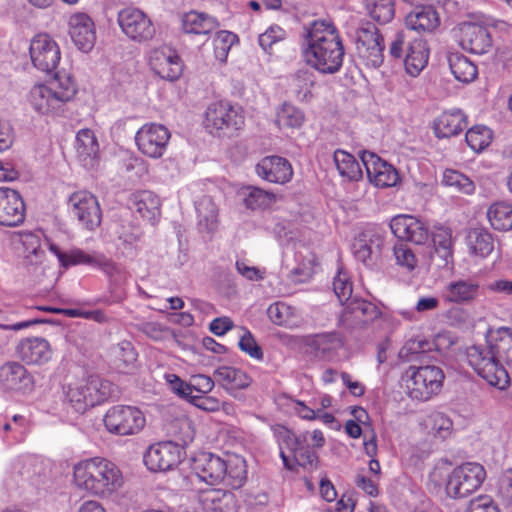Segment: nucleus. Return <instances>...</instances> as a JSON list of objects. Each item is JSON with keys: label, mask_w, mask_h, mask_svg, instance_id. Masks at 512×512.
I'll list each match as a JSON object with an SVG mask.
<instances>
[{"label": "nucleus", "mask_w": 512, "mask_h": 512, "mask_svg": "<svg viewBox=\"0 0 512 512\" xmlns=\"http://www.w3.org/2000/svg\"><path fill=\"white\" fill-rule=\"evenodd\" d=\"M302 53L310 67L322 74H334L343 65L345 50L335 26L316 21L307 34Z\"/></svg>", "instance_id": "f257e3e1"}, {"label": "nucleus", "mask_w": 512, "mask_h": 512, "mask_svg": "<svg viewBox=\"0 0 512 512\" xmlns=\"http://www.w3.org/2000/svg\"><path fill=\"white\" fill-rule=\"evenodd\" d=\"M77 90L70 74L57 72L46 84L34 85L27 95V102L36 113L55 116L64 111L66 104L74 99Z\"/></svg>", "instance_id": "f03ea898"}, {"label": "nucleus", "mask_w": 512, "mask_h": 512, "mask_svg": "<svg viewBox=\"0 0 512 512\" xmlns=\"http://www.w3.org/2000/svg\"><path fill=\"white\" fill-rule=\"evenodd\" d=\"M74 481L79 488L97 496H109L123 483L118 467L104 458H91L74 467Z\"/></svg>", "instance_id": "7ed1b4c3"}, {"label": "nucleus", "mask_w": 512, "mask_h": 512, "mask_svg": "<svg viewBox=\"0 0 512 512\" xmlns=\"http://www.w3.org/2000/svg\"><path fill=\"white\" fill-rule=\"evenodd\" d=\"M333 290L343 310L340 315V322L343 326L354 328L377 319L381 312L372 302L352 297L353 285L348 273L342 269L338 270L333 278Z\"/></svg>", "instance_id": "20e7f679"}, {"label": "nucleus", "mask_w": 512, "mask_h": 512, "mask_svg": "<svg viewBox=\"0 0 512 512\" xmlns=\"http://www.w3.org/2000/svg\"><path fill=\"white\" fill-rule=\"evenodd\" d=\"M181 434L179 442L163 441L148 447L143 455V461L148 470L152 472H166L173 470L183 459L184 448L194 439L191 423L184 419L178 422Z\"/></svg>", "instance_id": "39448f33"}, {"label": "nucleus", "mask_w": 512, "mask_h": 512, "mask_svg": "<svg viewBox=\"0 0 512 512\" xmlns=\"http://www.w3.org/2000/svg\"><path fill=\"white\" fill-rule=\"evenodd\" d=\"M112 393L113 385L110 381L93 375L72 379L63 385L64 401L78 413H84L105 402Z\"/></svg>", "instance_id": "423d86ee"}, {"label": "nucleus", "mask_w": 512, "mask_h": 512, "mask_svg": "<svg viewBox=\"0 0 512 512\" xmlns=\"http://www.w3.org/2000/svg\"><path fill=\"white\" fill-rule=\"evenodd\" d=\"M466 357L468 364L489 385L500 390L505 389L510 378L503 364H500L494 349L486 340L484 344H474L467 348Z\"/></svg>", "instance_id": "0eeeda50"}, {"label": "nucleus", "mask_w": 512, "mask_h": 512, "mask_svg": "<svg viewBox=\"0 0 512 512\" xmlns=\"http://www.w3.org/2000/svg\"><path fill=\"white\" fill-rule=\"evenodd\" d=\"M444 379L443 370L436 365H411L403 375L407 395L422 402L432 399L441 391Z\"/></svg>", "instance_id": "6e6552de"}, {"label": "nucleus", "mask_w": 512, "mask_h": 512, "mask_svg": "<svg viewBox=\"0 0 512 512\" xmlns=\"http://www.w3.org/2000/svg\"><path fill=\"white\" fill-rule=\"evenodd\" d=\"M486 479V470L478 462H465L447 477L446 493L451 498H465L477 491Z\"/></svg>", "instance_id": "1a4fd4ad"}, {"label": "nucleus", "mask_w": 512, "mask_h": 512, "mask_svg": "<svg viewBox=\"0 0 512 512\" xmlns=\"http://www.w3.org/2000/svg\"><path fill=\"white\" fill-rule=\"evenodd\" d=\"M106 430L117 436H133L138 434L146 424L144 413L136 406L114 405L103 418Z\"/></svg>", "instance_id": "9d476101"}, {"label": "nucleus", "mask_w": 512, "mask_h": 512, "mask_svg": "<svg viewBox=\"0 0 512 512\" xmlns=\"http://www.w3.org/2000/svg\"><path fill=\"white\" fill-rule=\"evenodd\" d=\"M170 138L171 133L166 126L159 123H146L136 132L135 142L143 155L159 159L165 154Z\"/></svg>", "instance_id": "9b49d317"}, {"label": "nucleus", "mask_w": 512, "mask_h": 512, "mask_svg": "<svg viewBox=\"0 0 512 512\" xmlns=\"http://www.w3.org/2000/svg\"><path fill=\"white\" fill-rule=\"evenodd\" d=\"M244 124V117L239 109L228 101L211 103L206 110L205 125L213 132L236 131Z\"/></svg>", "instance_id": "f8f14e48"}, {"label": "nucleus", "mask_w": 512, "mask_h": 512, "mask_svg": "<svg viewBox=\"0 0 512 512\" xmlns=\"http://www.w3.org/2000/svg\"><path fill=\"white\" fill-rule=\"evenodd\" d=\"M71 215L87 230H94L101 223V210L97 198L88 191L74 192L68 199Z\"/></svg>", "instance_id": "ddd939ff"}, {"label": "nucleus", "mask_w": 512, "mask_h": 512, "mask_svg": "<svg viewBox=\"0 0 512 512\" xmlns=\"http://www.w3.org/2000/svg\"><path fill=\"white\" fill-rule=\"evenodd\" d=\"M117 20L121 31L133 41H148L155 34V28L151 19L138 8L128 7L122 9L118 13Z\"/></svg>", "instance_id": "4468645a"}, {"label": "nucleus", "mask_w": 512, "mask_h": 512, "mask_svg": "<svg viewBox=\"0 0 512 512\" xmlns=\"http://www.w3.org/2000/svg\"><path fill=\"white\" fill-rule=\"evenodd\" d=\"M29 52L34 67L46 73L55 70L61 59L58 44L47 34L36 35L31 40Z\"/></svg>", "instance_id": "2eb2a0df"}, {"label": "nucleus", "mask_w": 512, "mask_h": 512, "mask_svg": "<svg viewBox=\"0 0 512 512\" xmlns=\"http://www.w3.org/2000/svg\"><path fill=\"white\" fill-rule=\"evenodd\" d=\"M356 46L359 56L367 65L377 68L383 63V37L374 25L368 24L358 30Z\"/></svg>", "instance_id": "dca6fc26"}, {"label": "nucleus", "mask_w": 512, "mask_h": 512, "mask_svg": "<svg viewBox=\"0 0 512 512\" xmlns=\"http://www.w3.org/2000/svg\"><path fill=\"white\" fill-rule=\"evenodd\" d=\"M15 353L17 358L28 366H43L53 357L49 341L38 336L21 339L15 347Z\"/></svg>", "instance_id": "f3484780"}, {"label": "nucleus", "mask_w": 512, "mask_h": 512, "mask_svg": "<svg viewBox=\"0 0 512 512\" xmlns=\"http://www.w3.org/2000/svg\"><path fill=\"white\" fill-rule=\"evenodd\" d=\"M361 161L371 183L380 188L393 187L399 182L397 170L373 152L363 151Z\"/></svg>", "instance_id": "a211bd4d"}, {"label": "nucleus", "mask_w": 512, "mask_h": 512, "mask_svg": "<svg viewBox=\"0 0 512 512\" xmlns=\"http://www.w3.org/2000/svg\"><path fill=\"white\" fill-rule=\"evenodd\" d=\"M392 233L399 239L417 245L425 244L430 236L424 222L411 215H397L390 222Z\"/></svg>", "instance_id": "6ab92c4d"}, {"label": "nucleus", "mask_w": 512, "mask_h": 512, "mask_svg": "<svg viewBox=\"0 0 512 512\" xmlns=\"http://www.w3.org/2000/svg\"><path fill=\"white\" fill-rule=\"evenodd\" d=\"M192 470L200 481L216 485L225 477V459L210 452H202L193 459Z\"/></svg>", "instance_id": "aec40b11"}, {"label": "nucleus", "mask_w": 512, "mask_h": 512, "mask_svg": "<svg viewBox=\"0 0 512 512\" xmlns=\"http://www.w3.org/2000/svg\"><path fill=\"white\" fill-rule=\"evenodd\" d=\"M149 63L157 75L169 81L177 80L183 71L182 61L178 54L166 46L152 50Z\"/></svg>", "instance_id": "412c9836"}, {"label": "nucleus", "mask_w": 512, "mask_h": 512, "mask_svg": "<svg viewBox=\"0 0 512 512\" xmlns=\"http://www.w3.org/2000/svg\"><path fill=\"white\" fill-rule=\"evenodd\" d=\"M25 218V205L20 194L11 188L0 187V225L14 227Z\"/></svg>", "instance_id": "4be33fe9"}, {"label": "nucleus", "mask_w": 512, "mask_h": 512, "mask_svg": "<svg viewBox=\"0 0 512 512\" xmlns=\"http://www.w3.org/2000/svg\"><path fill=\"white\" fill-rule=\"evenodd\" d=\"M459 43L464 50L471 53L485 54L492 46V39L486 27L465 22L459 27Z\"/></svg>", "instance_id": "5701e85b"}, {"label": "nucleus", "mask_w": 512, "mask_h": 512, "mask_svg": "<svg viewBox=\"0 0 512 512\" xmlns=\"http://www.w3.org/2000/svg\"><path fill=\"white\" fill-rule=\"evenodd\" d=\"M69 34L73 43L83 52H89L96 40L95 25L85 13H75L69 18Z\"/></svg>", "instance_id": "b1692460"}, {"label": "nucleus", "mask_w": 512, "mask_h": 512, "mask_svg": "<svg viewBox=\"0 0 512 512\" xmlns=\"http://www.w3.org/2000/svg\"><path fill=\"white\" fill-rule=\"evenodd\" d=\"M257 175L270 183L285 184L293 176V169L290 162L280 156H266L256 165Z\"/></svg>", "instance_id": "393cba45"}, {"label": "nucleus", "mask_w": 512, "mask_h": 512, "mask_svg": "<svg viewBox=\"0 0 512 512\" xmlns=\"http://www.w3.org/2000/svg\"><path fill=\"white\" fill-rule=\"evenodd\" d=\"M480 295V284L474 278H459L450 281L442 290V298L447 303L469 304Z\"/></svg>", "instance_id": "a878e982"}, {"label": "nucleus", "mask_w": 512, "mask_h": 512, "mask_svg": "<svg viewBox=\"0 0 512 512\" xmlns=\"http://www.w3.org/2000/svg\"><path fill=\"white\" fill-rule=\"evenodd\" d=\"M405 24L419 34L431 33L440 25V17L432 5H417L406 15Z\"/></svg>", "instance_id": "bb28decb"}, {"label": "nucleus", "mask_w": 512, "mask_h": 512, "mask_svg": "<svg viewBox=\"0 0 512 512\" xmlns=\"http://www.w3.org/2000/svg\"><path fill=\"white\" fill-rule=\"evenodd\" d=\"M199 503L207 512H236L237 501L231 491L205 489L199 494Z\"/></svg>", "instance_id": "cd10ccee"}, {"label": "nucleus", "mask_w": 512, "mask_h": 512, "mask_svg": "<svg viewBox=\"0 0 512 512\" xmlns=\"http://www.w3.org/2000/svg\"><path fill=\"white\" fill-rule=\"evenodd\" d=\"M77 157L83 167L93 169L99 162V143L94 132L90 129H81L76 135Z\"/></svg>", "instance_id": "c85d7f7f"}, {"label": "nucleus", "mask_w": 512, "mask_h": 512, "mask_svg": "<svg viewBox=\"0 0 512 512\" xmlns=\"http://www.w3.org/2000/svg\"><path fill=\"white\" fill-rule=\"evenodd\" d=\"M467 116L460 109L442 112L434 121L433 129L436 137L449 138L458 135L467 126Z\"/></svg>", "instance_id": "c756f323"}, {"label": "nucleus", "mask_w": 512, "mask_h": 512, "mask_svg": "<svg viewBox=\"0 0 512 512\" xmlns=\"http://www.w3.org/2000/svg\"><path fill=\"white\" fill-rule=\"evenodd\" d=\"M128 205L130 209L138 212L142 218L155 222L160 216V199L151 191L143 190L133 193Z\"/></svg>", "instance_id": "7c9ffc66"}, {"label": "nucleus", "mask_w": 512, "mask_h": 512, "mask_svg": "<svg viewBox=\"0 0 512 512\" xmlns=\"http://www.w3.org/2000/svg\"><path fill=\"white\" fill-rule=\"evenodd\" d=\"M487 341L497 355L500 364L512 365V329L500 327L487 333Z\"/></svg>", "instance_id": "2f4dec72"}, {"label": "nucleus", "mask_w": 512, "mask_h": 512, "mask_svg": "<svg viewBox=\"0 0 512 512\" xmlns=\"http://www.w3.org/2000/svg\"><path fill=\"white\" fill-rule=\"evenodd\" d=\"M434 245V257L440 259L439 267H446L453 263V237L452 230L445 226H435L431 233Z\"/></svg>", "instance_id": "473e14b6"}, {"label": "nucleus", "mask_w": 512, "mask_h": 512, "mask_svg": "<svg viewBox=\"0 0 512 512\" xmlns=\"http://www.w3.org/2000/svg\"><path fill=\"white\" fill-rule=\"evenodd\" d=\"M429 59L427 43L422 39L410 42L404 58L406 72L415 77L426 67Z\"/></svg>", "instance_id": "72a5a7b5"}, {"label": "nucleus", "mask_w": 512, "mask_h": 512, "mask_svg": "<svg viewBox=\"0 0 512 512\" xmlns=\"http://www.w3.org/2000/svg\"><path fill=\"white\" fill-rule=\"evenodd\" d=\"M219 27L218 20L206 13L190 11L182 20V28L186 34L208 35Z\"/></svg>", "instance_id": "f704fd0d"}, {"label": "nucleus", "mask_w": 512, "mask_h": 512, "mask_svg": "<svg viewBox=\"0 0 512 512\" xmlns=\"http://www.w3.org/2000/svg\"><path fill=\"white\" fill-rule=\"evenodd\" d=\"M213 376L216 383L226 391L245 389L251 383L250 377L244 371L231 366L217 368Z\"/></svg>", "instance_id": "c9c22d12"}, {"label": "nucleus", "mask_w": 512, "mask_h": 512, "mask_svg": "<svg viewBox=\"0 0 512 512\" xmlns=\"http://www.w3.org/2000/svg\"><path fill=\"white\" fill-rule=\"evenodd\" d=\"M0 381L6 389L21 390L30 383V377L24 365L8 362L0 368Z\"/></svg>", "instance_id": "e433bc0d"}, {"label": "nucleus", "mask_w": 512, "mask_h": 512, "mask_svg": "<svg viewBox=\"0 0 512 512\" xmlns=\"http://www.w3.org/2000/svg\"><path fill=\"white\" fill-rule=\"evenodd\" d=\"M446 336L438 334L435 343L428 341L424 336L417 335L405 342L399 351L401 360L410 362L420 358V356L428 351H431L433 346L438 347L441 340H445Z\"/></svg>", "instance_id": "4c0bfd02"}, {"label": "nucleus", "mask_w": 512, "mask_h": 512, "mask_svg": "<svg viewBox=\"0 0 512 512\" xmlns=\"http://www.w3.org/2000/svg\"><path fill=\"white\" fill-rule=\"evenodd\" d=\"M272 431L278 442L280 448V457L284 466L287 469L292 470L294 465H292V460L288 455H286L284 449L286 448L294 453L301 444L300 436L296 437V435L290 429L283 425L272 426Z\"/></svg>", "instance_id": "58836bf2"}, {"label": "nucleus", "mask_w": 512, "mask_h": 512, "mask_svg": "<svg viewBox=\"0 0 512 512\" xmlns=\"http://www.w3.org/2000/svg\"><path fill=\"white\" fill-rule=\"evenodd\" d=\"M466 244L471 255L481 258L489 256L494 249L492 235L481 228H474L468 232Z\"/></svg>", "instance_id": "ea45409f"}, {"label": "nucleus", "mask_w": 512, "mask_h": 512, "mask_svg": "<svg viewBox=\"0 0 512 512\" xmlns=\"http://www.w3.org/2000/svg\"><path fill=\"white\" fill-rule=\"evenodd\" d=\"M200 229L213 232L218 224V209L210 196H203L195 203Z\"/></svg>", "instance_id": "a19ab883"}, {"label": "nucleus", "mask_w": 512, "mask_h": 512, "mask_svg": "<svg viewBox=\"0 0 512 512\" xmlns=\"http://www.w3.org/2000/svg\"><path fill=\"white\" fill-rule=\"evenodd\" d=\"M333 158L338 173L342 178L349 181H358L362 178L360 163L352 154L338 149L334 152Z\"/></svg>", "instance_id": "79ce46f5"}, {"label": "nucleus", "mask_w": 512, "mask_h": 512, "mask_svg": "<svg viewBox=\"0 0 512 512\" xmlns=\"http://www.w3.org/2000/svg\"><path fill=\"white\" fill-rule=\"evenodd\" d=\"M77 265H87L91 267H100L104 265L106 268L112 267L111 263L95 253H87L76 247L65 251V258L61 267L67 269Z\"/></svg>", "instance_id": "37998d69"}, {"label": "nucleus", "mask_w": 512, "mask_h": 512, "mask_svg": "<svg viewBox=\"0 0 512 512\" xmlns=\"http://www.w3.org/2000/svg\"><path fill=\"white\" fill-rule=\"evenodd\" d=\"M277 404L282 409H285L287 413H293L301 419L308 421L317 419L318 412H320V409H315V400L309 402L308 405L304 401L283 395L278 398Z\"/></svg>", "instance_id": "c03bdc74"}, {"label": "nucleus", "mask_w": 512, "mask_h": 512, "mask_svg": "<svg viewBox=\"0 0 512 512\" xmlns=\"http://www.w3.org/2000/svg\"><path fill=\"white\" fill-rule=\"evenodd\" d=\"M448 63L451 73L455 79L468 83L473 81L477 76V68L466 56L459 53H451L448 56Z\"/></svg>", "instance_id": "a18cd8bd"}, {"label": "nucleus", "mask_w": 512, "mask_h": 512, "mask_svg": "<svg viewBox=\"0 0 512 512\" xmlns=\"http://www.w3.org/2000/svg\"><path fill=\"white\" fill-rule=\"evenodd\" d=\"M304 121V112L293 104L283 103L276 110L275 123L280 129H297Z\"/></svg>", "instance_id": "49530a36"}, {"label": "nucleus", "mask_w": 512, "mask_h": 512, "mask_svg": "<svg viewBox=\"0 0 512 512\" xmlns=\"http://www.w3.org/2000/svg\"><path fill=\"white\" fill-rule=\"evenodd\" d=\"M490 225L498 231L512 229V205L506 202L493 203L487 211Z\"/></svg>", "instance_id": "de8ad7c7"}, {"label": "nucleus", "mask_w": 512, "mask_h": 512, "mask_svg": "<svg viewBox=\"0 0 512 512\" xmlns=\"http://www.w3.org/2000/svg\"><path fill=\"white\" fill-rule=\"evenodd\" d=\"M225 477L222 480L227 486L237 489L242 487L247 478L245 460L238 456L225 459Z\"/></svg>", "instance_id": "09e8293b"}, {"label": "nucleus", "mask_w": 512, "mask_h": 512, "mask_svg": "<svg viewBox=\"0 0 512 512\" xmlns=\"http://www.w3.org/2000/svg\"><path fill=\"white\" fill-rule=\"evenodd\" d=\"M243 201L251 210L269 208L276 201V195L261 188L248 186L243 189Z\"/></svg>", "instance_id": "8fccbe9b"}, {"label": "nucleus", "mask_w": 512, "mask_h": 512, "mask_svg": "<svg viewBox=\"0 0 512 512\" xmlns=\"http://www.w3.org/2000/svg\"><path fill=\"white\" fill-rule=\"evenodd\" d=\"M442 184L465 195H472L476 190V185L473 180L462 172L454 169H446L443 172Z\"/></svg>", "instance_id": "3c124183"}, {"label": "nucleus", "mask_w": 512, "mask_h": 512, "mask_svg": "<svg viewBox=\"0 0 512 512\" xmlns=\"http://www.w3.org/2000/svg\"><path fill=\"white\" fill-rule=\"evenodd\" d=\"M366 10L375 21L385 24L394 17L393 0H366Z\"/></svg>", "instance_id": "603ef678"}, {"label": "nucleus", "mask_w": 512, "mask_h": 512, "mask_svg": "<svg viewBox=\"0 0 512 512\" xmlns=\"http://www.w3.org/2000/svg\"><path fill=\"white\" fill-rule=\"evenodd\" d=\"M467 145L475 152H481L492 141V131L483 125H476L470 128L465 135Z\"/></svg>", "instance_id": "864d4df0"}, {"label": "nucleus", "mask_w": 512, "mask_h": 512, "mask_svg": "<svg viewBox=\"0 0 512 512\" xmlns=\"http://www.w3.org/2000/svg\"><path fill=\"white\" fill-rule=\"evenodd\" d=\"M238 41V36L230 31H218L213 38L214 56L220 63H225L231 47Z\"/></svg>", "instance_id": "5fc2aeb1"}, {"label": "nucleus", "mask_w": 512, "mask_h": 512, "mask_svg": "<svg viewBox=\"0 0 512 512\" xmlns=\"http://www.w3.org/2000/svg\"><path fill=\"white\" fill-rule=\"evenodd\" d=\"M314 75L310 71H298L292 81V90L299 101H308L314 86Z\"/></svg>", "instance_id": "6e6d98bb"}, {"label": "nucleus", "mask_w": 512, "mask_h": 512, "mask_svg": "<svg viewBox=\"0 0 512 512\" xmlns=\"http://www.w3.org/2000/svg\"><path fill=\"white\" fill-rule=\"evenodd\" d=\"M425 425L435 437L446 439L452 431V421L441 412H432L425 420Z\"/></svg>", "instance_id": "4d7b16f0"}, {"label": "nucleus", "mask_w": 512, "mask_h": 512, "mask_svg": "<svg viewBox=\"0 0 512 512\" xmlns=\"http://www.w3.org/2000/svg\"><path fill=\"white\" fill-rule=\"evenodd\" d=\"M20 240L24 247L26 257L31 262H38L44 251L41 244V233L39 232H23L20 234Z\"/></svg>", "instance_id": "13d9d810"}, {"label": "nucleus", "mask_w": 512, "mask_h": 512, "mask_svg": "<svg viewBox=\"0 0 512 512\" xmlns=\"http://www.w3.org/2000/svg\"><path fill=\"white\" fill-rule=\"evenodd\" d=\"M314 347L323 357H330L342 346V340L337 333H323L315 337Z\"/></svg>", "instance_id": "bf43d9fd"}, {"label": "nucleus", "mask_w": 512, "mask_h": 512, "mask_svg": "<svg viewBox=\"0 0 512 512\" xmlns=\"http://www.w3.org/2000/svg\"><path fill=\"white\" fill-rule=\"evenodd\" d=\"M267 315L276 325L290 326L293 318V310L284 302H275L268 307Z\"/></svg>", "instance_id": "052dcab7"}, {"label": "nucleus", "mask_w": 512, "mask_h": 512, "mask_svg": "<svg viewBox=\"0 0 512 512\" xmlns=\"http://www.w3.org/2000/svg\"><path fill=\"white\" fill-rule=\"evenodd\" d=\"M286 36V31L282 27L271 25L259 35L258 43L265 52H268L274 44L285 40Z\"/></svg>", "instance_id": "680f3d73"}, {"label": "nucleus", "mask_w": 512, "mask_h": 512, "mask_svg": "<svg viewBox=\"0 0 512 512\" xmlns=\"http://www.w3.org/2000/svg\"><path fill=\"white\" fill-rule=\"evenodd\" d=\"M29 431L27 419L22 415H14L8 418L4 425L5 433H12L17 441H22Z\"/></svg>", "instance_id": "e2e57ef3"}, {"label": "nucleus", "mask_w": 512, "mask_h": 512, "mask_svg": "<svg viewBox=\"0 0 512 512\" xmlns=\"http://www.w3.org/2000/svg\"><path fill=\"white\" fill-rule=\"evenodd\" d=\"M316 257L312 253H308L304 261L298 264L292 270L293 280L295 282H306L315 273Z\"/></svg>", "instance_id": "0e129e2a"}, {"label": "nucleus", "mask_w": 512, "mask_h": 512, "mask_svg": "<svg viewBox=\"0 0 512 512\" xmlns=\"http://www.w3.org/2000/svg\"><path fill=\"white\" fill-rule=\"evenodd\" d=\"M242 335L239 340V348L248 354L251 358L261 360L263 358V352L261 347L257 344L252 333L246 328H241Z\"/></svg>", "instance_id": "69168bd1"}, {"label": "nucleus", "mask_w": 512, "mask_h": 512, "mask_svg": "<svg viewBox=\"0 0 512 512\" xmlns=\"http://www.w3.org/2000/svg\"><path fill=\"white\" fill-rule=\"evenodd\" d=\"M394 257L397 265L412 271L417 266V259L413 251L405 244H397L394 246Z\"/></svg>", "instance_id": "338daca9"}, {"label": "nucleus", "mask_w": 512, "mask_h": 512, "mask_svg": "<svg viewBox=\"0 0 512 512\" xmlns=\"http://www.w3.org/2000/svg\"><path fill=\"white\" fill-rule=\"evenodd\" d=\"M214 377L204 374H193L189 378L190 393L196 392V395H206L212 391L215 386Z\"/></svg>", "instance_id": "774afa93"}]
</instances>
